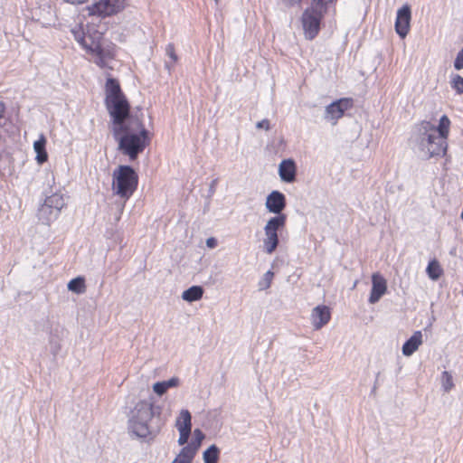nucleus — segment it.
Returning a JSON list of instances; mask_svg holds the SVG:
<instances>
[{
	"label": "nucleus",
	"mask_w": 463,
	"mask_h": 463,
	"mask_svg": "<svg viewBox=\"0 0 463 463\" xmlns=\"http://www.w3.org/2000/svg\"><path fill=\"white\" fill-rule=\"evenodd\" d=\"M353 99L343 98L327 105L325 109V118L332 121L333 125L336 124L345 112L353 107Z\"/></svg>",
	"instance_id": "9d476101"
},
{
	"label": "nucleus",
	"mask_w": 463,
	"mask_h": 463,
	"mask_svg": "<svg viewBox=\"0 0 463 463\" xmlns=\"http://www.w3.org/2000/svg\"><path fill=\"white\" fill-rule=\"evenodd\" d=\"M256 128L259 129H265L266 131H269L270 129V122L267 118L262 119L261 121L257 122Z\"/></svg>",
	"instance_id": "473e14b6"
},
{
	"label": "nucleus",
	"mask_w": 463,
	"mask_h": 463,
	"mask_svg": "<svg viewBox=\"0 0 463 463\" xmlns=\"http://www.w3.org/2000/svg\"><path fill=\"white\" fill-rule=\"evenodd\" d=\"M67 288L70 291L80 294L85 291V281L81 277H77L70 280L67 285Z\"/></svg>",
	"instance_id": "bb28decb"
},
{
	"label": "nucleus",
	"mask_w": 463,
	"mask_h": 463,
	"mask_svg": "<svg viewBox=\"0 0 463 463\" xmlns=\"http://www.w3.org/2000/svg\"><path fill=\"white\" fill-rule=\"evenodd\" d=\"M411 19V11L410 5H404L398 9L394 26L395 32L402 39H404L410 31Z\"/></svg>",
	"instance_id": "f8f14e48"
},
{
	"label": "nucleus",
	"mask_w": 463,
	"mask_h": 463,
	"mask_svg": "<svg viewBox=\"0 0 463 463\" xmlns=\"http://www.w3.org/2000/svg\"><path fill=\"white\" fill-rule=\"evenodd\" d=\"M426 272L430 279L437 280L442 275L443 269L440 267L439 262L434 259L429 262Z\"/></svg>",
	"instance_id": "393cba45"
},
{
	"label": "nucleus",
	"mask_w": 463,
	"mask_h": 463,
	"mask_svg": "<svg viewBox=\"0 0 463 463\" xmlns=\"http://www.w3.org/2000/svg\"><path fill=\"white\" fill-rule=\"evenodd\" d=\"M125 0H100L89 7L90 14L109 16L118 13L124 8Z\"/></svg>",
	"instance_id": "1a4fd4ad"
},
{
	"label": "nucleus",
	"mask_w": 463,
	"mask_h": 463,
	"mask_svg": "<svg viewBox=\"0 0 463 463\" xmlns=\"http://www.w3.org/2000/svg\"><path fill=\"white\" fill-rule=\"evenodd\" d=\"M387 281L380 273H373L372 276V289L369 297V303L375 304L385 294Z\"/></svg>",
	"instance_id": "2eb2a0df"
},
{
	"label": "nucleus",
	"mask_w": 463,
	"mask_h": 463,
	"mask_svg": "<svg viewBox=\"0 0 463 463\" xmlns=\"http://www.w3.org/2000/svg\"><path fill=\"white\" fill-rule=\"evenodd\" d=\"M5 105L3 102H0V118L3 117L4 115V112H5Z\"/></svg>",
	"instance_id": "e433bc0d"
},
{
	"label": "nucleus",
	"mask_w": 463,
	"mask_h": 463,
	"mask_svg": "<svg viewBox=\"0 0 463 463\" xmlns=\"http://www.w3.org/2000/svg\"><path fill=\"white\" fill-rule=\"evenodd\" d=\"M195 440L184 447L172 463H191L194 459L201 441L203 433L200 430H194Z\"/></svg>",
	"instance_id": "9b49d317"
},
{
	"label": "nucleus",
	"mask_w": 463,
	"mask_h": 463,
	"mask_svg": "<svg viewBox=\"0 0 463 463\" xmlns=\"http://www.w3.org/2000/svg\"><path fill=\"white\" fill-rule=\"evenodd\" d=\"M191 414L187 410H182L175 420V427L179 431L178 444L183 446L187 443L191 434Z\"/></svg>",
	"instance_id": "ddd939ff"
},
{
	"label": "nucleus",
	"mask_w": 463,
	"mask_h": 463,
	"mask_svg": "<svg viewBox=\"0 0 463 463\" xmlns=\"http://www.w3.org/2000/svg\"><path fill=\"white\" fill-rule=\"evenodd\" d=\"M413 150L423 160L446 155L448 144L437 138L436 128L430 121L417 125L411 137Z\"/></svg>",
	"instance_id": "7ed1b4c3"
},
{
	"label": "nucleus",
	"mask_w": 463,
	"mask_h": 463,
	"mask_svg": "<svg viewBox=\"0 0 463 463\" xmlns=\"http://www.w3.org/2000/svg\"><path fill=\"white\" fill-rule=\"evenodd\" d=\"M46 138L41 134L39 139L33 143V150L36 153L35 160L39 165H43L48 159V154L45 149Z\"/></svg>",
	"instance_id": "6ab92c4d"
},
{
	"label": "nucleus",
	"mask_w": 463,
	"mask_h": 463,
	"mask_svg": "<svg viewBox=\"0 0 463 463\" xmlns=\"http://www.w3.org/2000/svg\"><path fill=\"white\" fill-rule=\"evenodd\" d=\"M165 66H166L168 69H170V65H169V63H168V62H165Z\"/></svg>",
	"instance_id": "4c0bfd02"
},
{
	"label": "nucleus",
	"mask_w": 463,
	"mask_h": 463,
	"mask_svg": "<svg viewBox=\"0 0 463 463\" xmlns=\"http://www.w3.org/2000/svg\"><path fill=\"white\" fill-rule=\"evenodd\" d=\"M203 297V287L193 286L188 289L184 290L182 294V298L187 302H194L201 299Z\"/></svg>",
	"instance_id": "5701e85b"
},
{
	"label": "nucleus",
	"mask_w": 463,
	"mask_h": 463,
	"mask_svg": "<svg viewBox=\"0 0 463 463\" xmlns=\"http://www.w3.org/2000/svg\"><path fill=\"white\" fill-rule=\"evenodd\" d=\"M178 383V379L176 378H171L167 381H163V382H157L154 385H153V390L154 392L161 396L163 395L164 393L166 392V391L169 389V388H172V387H175L176 386Z\"/></svg>",
	"instance_id": "b1692460"
},
{
	"label": "nucleus",
	"mask_w": 463,
	"mask_h": 463,
	"mask_svg": "<svg viewBox=\"0 0 463 463\" xmlns=\"http://www.w3.org/2000/svg\"><path fill=\"white\" fill-rule=\"evenodd\" d=\"M165 53L172 60V63H175L177 61V56L175 52V48L173 44H168L166 46Z\"/></svg>",
	"instance_id": "2f4dec72"
},
{
	"label": "nucleus",
	"mask_w": 463,
	"mask_h": 463,
	"mask_svg": "<svg viewBox=\"0 0 463 463\" xmlns=\"http://www.w3.org/2000/svg\"><path fill=\"white\" fill-rule=\"evenodd\" d=\"M302 0H281L284 5L286 6H295L298 5Z\"/></svg>",
	"instance_id": "f704fd0d"
},
{
	"label": "nucleus",
	"mask_w": 463,
	"mask_h": 463,
	"mask_svg": "<svg viewBox=\"0 0 463 463\" xmlns=\"http://www.w3.org/2000/svg\"><path fill=\"white\" fill-rule=\"evenodd\" d=\"M154 416L153 404L146 401L137 402L128 419V431L138 438L151 434L148 422Z\"/></svg>",
	"instance_id": "39448f33"
},
{
	"label": "nucleus",
	"mask_w": 463,
	"mask_h": 463,
	"mask_svg": "<svg viewBox=\"0 0 463 463\" xmlns=\"http://www.w3.org/2000/svg\"><path fill=\"white\" fill-rule=\"evenodd\" d=\"M138 177L129 165H119L113 172V193L127 201L137 189Z\"/></svg>",
	"instance_id": "423d86ee"
},
{
	"label": "nucleus",
	"mask_w": 463,
	"mask_h": 463,
	"mask_svg": "<svg viewBox=\"0 0 463 463\" xmlns=\"http://www.w3.org/2000/svg\"><path fill=\"white\" fill-rule=\"evenodd\" d=\"M441 383L444 392H449L453 387V378L450 373L444 371L441 373Z\"/></svg>",
	"instance_id": "cd10ccee"
},
{
	"label": "nucleus",
	"mask_w": 463,
	"mask_h": 463,
	"mask_svg": "<svg viewBox=\"0 0 463 463\" xmlns=\"http://www.w3.org/2000/svg\"><path fill=\"white\" fill-rule=\"evenodd\" d=\"M449 118L446 115H443L439 119V126L435 127L437 138H439V141L447 142V137L449 132Z\"/></svg>",
	"instance_id": "412c9836"
},
{
	"label": "nucleus",
	"mask_w": 463,
	"mask_h": 463,
	"mask_svg": "<svg viewBox=\"0 0 463 463\" xmlns=\"http://www.w3.org/2000/svg\"><path fill=\"white\" fill-rule=\"evenodd\" d=\"M422 344V334L420 331H415L412 335L403 344L402 354L405 356H411L416 352Z\"/></svg>",
	"instance_id": "a211bd4d"
},
{
	"label": "nucleus",
	"mask_w": 463,
	"mask_h": 463,
	"mask_svg": "<svg viewBox=\"0 0 463 463\" xmlns=\"http://www.w3.org/2000/svg\"><path fill=\"white\" fill-rule=\"evenodd\" d=\"M112 133L118 149L135 160L150 143L149 132L137 116L131 115L112 120Z\"/></svg>",
	"instance_id": "f257e3e1"
},
{
	"label": "nucleus",
	"mask_w": 463,
	"mask_h": 463,
	"mask_svg": "<svg viewBox=\"0 0 463 463\" xmlns=\"http://www.w3.org/2000/svg\"><path fill=\"white\" fill-rule=\"evenodd\" d=\"M105 103L112 120L128 116L130 106L123 94L119 83L113 78H108L105 86Z\"/></svg>",
	"instance_id": "20e7f679"
},
{
	"label": "nucleus",
	"mask_w": 463,
	"mask_h": 463,
	"mask_svg": "<svg viewBox=\"0 0 463 463\" xmlns=\"http://www.w3.org/2000/svg\"><path fill=\"white\" fill-rule=\"evenodd\" d=\"M214 2L216 5L219 4V0H214Z\"/></svg>",
	"instance_id": "58836bf2"
},
{
	"label": "nucleus",
	"mask_w": 463,
	"mask_h": 463,
	"mask_svg": "<svg viewBox=\"0 0 463 463\" xmlns=\"http://www.w3.org/2000/svg\"><path fill=\"white\" fill-rule=\"evenodd\" d=\"M297 165L293 159H284L279 165V175L285 183H293L296 180Z\"/></svg>",
	"instance_id": "dca6fc26"
},
{
	"label": "nucleus",
	"mask_w": 463,
	"mask_h": 463,
	"mask_svg": "<svg viewBox=\"0 0 463 463\" xmlns=\"http://www.w3.org/2000/svg\"><path fill=\"white\" fill-rule=\"evenodd\" d=\"M58 216L59 213L52 211V208H50L48 203H43L38 210V219L44 224H50L52 222L55 221Z\"/></svg>",
	"instance_id": "aec40b11"
},
{
	"label": "nucleus",
	"mask_w": 463,
	"mask_h": 463,
	"mask_svg": "<svg viewBox=\"0 0 463 463\" xmlns=\"http://www.w3.org/2000/svg\"><path fill=\"white\" fill-rule=\"evenodd\" d=\"M450 84L458 94L463 93V77L458 74L453 75Z\"/></svg>",
	"instance_id": "c756f323"
},
{
	"label": "nucleus",
	"mask_w": 463,
	"mask_h": 463,
	"mask_svg": "<svg viewBox=\"0 0 463 463\" xmlns=\"http://www.w3.org/2000/svg\"><path fill=\"white\" fill-rule=\"evenodd\" d=\"M44 203H48L49 207L52 208V211H55V213H58L59 214L66 204L63 195L60 194H53L47 196Z\"/></svg>",
	"instance_id": "4be33fe9"
},
{
	"label": "nucleus",
	"mask_w": 463,
	"mask_h": 463,
	"mask_svg": "<svg viewBox=\"0 0 463 463\" xmlns=\"http://www.w3.org/2000/svg\"><path fill=\"white\" fill-rule=\"evenodd\" d=\"M273 277H274V272L271 271V270H268L263 275L261 279L259 281V284H258L259 289L260 290H265V289L269 288L270 287V285H271Z\"/></svg>",
	"instance_id": "c85d7f7f"
},
{
	"label": "nucleus",
	"mask_w": 463,
	"mask_h": 463,
	"mask_svg": "<svg viewBox=\"0 0 463 463\" xmlns=\"http://www.w3.org/2000/svg\"><path fill=\"white\" fill-rule=\"evenodd\" d=\"M286 196L279 191H272L266 199L265 206L267 210L275 215L283 214L282 212L286 208Z\"/></svg>",
	"instance_id": "4468645a"
},
{
	"label": "nucleus",
	"mask_w": 463,
	"mask_h": 463,
	"mask_svg": "<svg viewBox=\"0 0 463 463\" xmlns=\"http://www.w3.org/2000/svg\"><path fill=\"white\" fill-rule=\"evenodd\" d=\"M217 180H213L209 187V196H212L215 193V185H216Z\"/></svg>",
	"instance_id": "c9c22d12"
},
{
	"label": "nucleus",
	"mask_w": 463,
	"mask_h": 463,
	"mask_svg": "<svg viewBox=\"0 0 463 463\" xmlns=\"http://www.w3.org/2000/svg\"><path fill=\"white\" fill-rule=\"evenodd\" d=\"M71 32L75 41L90 56V61L100 68L109 67L115 56L114 45L104 39L102 33L93 25H75Z\"/></svg>",
	"instance_id": "f03ea898"
},
{
	"label": "nucleus",
	"mask_w": 463,
	"mask_h": 463,
	"mask_svg": "<svg viewBox=\"0 0 463 463\" xmlns=\"http://www.w3.org/2000/svg\"><path fill=\"white\" fill-rule=\"evenodd\" d=\"M454 68L458 71L463 69V48L458 52L454 61Z\"/></svg>",
	"instance_id": "7c9ffc66"
},
{
	"label": "nucleus",
	"mask_w": 463,
	"mask_h": 463,
	"mask_svg": "<svg viewBox=\"0 0 463 463\" xmlns=\"http://www.w3.org/2000/svg\"><path fill=\"white\" fill-rule=\"evenodd\" d=\"M220 449L216 445H211L204 450V463H218Z\"/></svg>",
	"instance_id": "a878e982"
},
{
	"label": "nucleus",
	"mask_w": 463,
	"mask_h": 463,
	"mask_svg": "<svg viewBox=\"0 0 463 463\" xmlns=\"http://www.w3.org/2000/svg\"><path fill=\"white\" fill-rule=\"evenodd\" d=\"M218 241L214 237H210L206 240V245L210 249H213L217 246Z\"/></svg>",
	"instance_id": "72a5a7b5"
},
{
	"label": "nucleus",
	"mask_w": 463,
	"mask_h": 463,
	"mask_svg": "<svg viewBox=\"0 0 463 463\" xmlns=\"http://www.w3.org/2000/svg\"><path fill=\"white\" fill-rule=\"evenodd\" d=\"M326 14L311 5L303 12L301 21L307 39L312 40L317 35L321 20Z\"/></svg>",
	"instance_id": "6e6552de"
},
{
	"label": "nucleus",
	"mask_w": 463,
	"mask_h": 463,
	"mask_svg": "<svg viewBox=\"0 0 463 463\" xmlns=\"http://www.w3.org/2000/svg\"><path fill=\"white\" fill-rule=\"evenodd\" d=\"M287 222L286 214L275 215L269 218L264 226L263 251L272 254L279 244V231L282 230Z\"/></svg>",
	"instance_id": "0eeeda50"
},
{
	"label": "nucleus",
	"mask_w": 463,
	"mask_h": 463,
	"mask_svg": "<svg viewBox=\"0 0 463 463\" xmlns=\"http://www.w3.org/2000/svg\"><path fill=\"white\" fill-rule=\"evenodd\" d=\"M311 318L315 329H321L331 318L330 308L324 305L316 307L312 310Z\"/></svg>",
	"instance_id": "f3484780"
}]
</instances>
